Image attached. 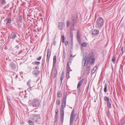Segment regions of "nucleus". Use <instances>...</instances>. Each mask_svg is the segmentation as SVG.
<instances>
[{"label": "nucleus", "mask_w": 125, "mask_h": 125, "mask_svg": "<svg viewBox=\"0 0 125 125\" xmlns=\"http://www.w3.org/2000/svg\"><path fill=\"white\" fill-rule=\"evenodd\" d=\"M93 52H91L88 55V57L86 58V57H83L82 61V65L83 66L87 65L86 68L87 70L90 71L91 68L90 66V64H93L94 62L95 59L93 57Z\"/></svg>", "instance_id": "f257e3e1"}, {"label": "nucleus", "mask_w": 125, "mask_h": 125, "mask_svg": "<svg viewBox=\"0 0 125 125\" xmlns=\"http://www.w3.org/2000/svg\"><path fill=\"white\" fill-rule=\"evenodd\" d=\"M66 95H64L63 97L62 104L60 107V113L61 115V122L62 123L63 122L64 116V109L66 106Z\"/></svg>", "instance_id": "f03ea898"}, {"label": "nucleus", "mask_w": 125, "mask_h": 125, "mask_svg": "<svg viewBox=\"0 0 125 125\" xmlns=\"http://www.w3.org/2000/svg\"><path fill=\"white\" fill-rule=\"evenodd\" d=\"M75 110L74 109H73L70 116V125H73V118L75 121H76L77 119V115L75 114H74Z\"/></svg>", "instance_id": "7ed1b4c3"}, {"label": "nucleus", "mask_w": 125, "mask_h": 125, "mask_svg": "<svg viewBox=\"0 0 125 125\" xmlns=\"http://www.w3.org/2000/svg\"><path fill=\"white\" fill-rule=\"evenodd\" d=\"M104 24L103 19L101 18H98L96 22L95 26L97 28L102 27Z\"/></svg>", "instance_id": "20e7f679"}, {"label": "nucleus", "mask_w": 125, "mask_h": 125, "mask_svg": "<svg viewBox=\"0 0 125 125\" xmlns=\"http://www.w3.org/2000/svg\"><path fill=\"white\" fill-rule=\"evenodd\" d=\"M51 52L49 49L47 50V58L46 60V63L47 64H48L49 62V59L51 56Z\"/></svg>", "instance_id": "39448f33"}, {"label": "nucleus", "mask_w": 125, "mask_h": 125, "mask_svg": "<svg viewBox=\"0 0 125 125\" xmlns=\"http://www.w3.org/2000/svg\"><path fill=\"white\" fill-rule=\"evenodd\" d=\"M40 104V102L39 101L36 100L34 101L32 103V106L34 107H38Z\"/></svg>", "instance_id": "423d86ee"}, {"label": "nucleus", "mask_w": 125, "mask_h": 125, "mask_svg": "<svg viewBox=\"0 0 125 125\" xmlns=\"http://www.w3.org/2000/svg\"><path fill=\"white\" fill-rule=\"evenodd\" d=\"M80 31L79 30H78L77 34V37L78 42L79 44H81V42L80 38Z\"/></svg>", "instance_id": "0eeeda50"}, {"label": "nucleus", "mask_w": 125, "mask_h": 125, "mask_svg": "<svg viewBox=\"0 0 125 125\" xmlns=\"http://www.w3.org/2000/svg\"><path fill=\"white\" fill-rule=\"evenodd\" d=\"M78 19V17L77 15H75L73 17L72 19L71 22V24H74L77 21Z\"/></svg>", "instance_id": "6e6552de"}, {"label": "nucleus", "mask_w": 125, "mask_h": 125, "mask_svg": "<svg viewBox=\"0 0 125 125\" xmlns=\"http://www.w3.org/2000/svg\"><path fill=\"white\" fill-rule=\"evenodd\" d=\"M84 79H82L81 81H80L78 83V84L77 86V88L79 90L80 89V86L81 85L82 83L84 81Z\"/></svg>", "instance_id": "1a4fd4ad"}, {"label": "nucleus", "mask_w": 125, "mask_h": 125, "mask_svg": "<svg viewBox=\"0 0 125 125\" xmlns=\"http://www.w3.org/2000/svg\"><path fill=\"white\" fill-rule=\"evenodd\" d=\"M17 35L14 32L12 33L10 36V38L12 39H15Z\"/></svg>", "instance_id": "9d476101"}, {"label": "nucleus", "mask_w": 125, "mask_h": 125, "mask_svg": "<svg viewBox=\"0 0 125 125\" xmlns=\"http://www.w3.org/2000/svg\"><path fill=\"white\" fill-rule=\"evenodd\" d=\"M40 73V71L38 70H35L32 73V74L35 77L38 76V74Z\"/></svg>", "instance_id": "9b49d317"}, {"label": "nucleus", "mask_w": 125, "mask_h": 125, "mask_svg": "<svg viewBox=\"0 0 125 125\" xmlns=\"http://www.w3.org/2000/svg\"><path fill=\"white\" fill-rule=\"evenodd\" d=\"M10 66L11 68L12 69H15L16 67L15 64L12 62H11L10 63Z\"/></svg>", "instance_id": "f8f14e48"}, {"label": "nucleus", "mask_w": 125, "mask_h": 125, "mask_svg": "<svg viewBox=\"0 0 125 125\" xmlns=\"http://www.w3.org/2000/svg\"><path fill=\"white\" fill-rule=\"evenodd\" d=\"M92 34H94L95 35H96L97 34H98L99 32V31L96 29H95L94 30H93L92 31Z\"/></svg>", "instance_id": "ddd939ff"}, {"label": "nucleus", "mask_w": 125, "mask_h": 125, "mask_svg": "<svg viewBox=\"0 0 125 125\" xmlns=\"http://www.w3.org/2000/svg\"><path fill=\"white\" fill-rule=\"evenodd\" d=\"M11 21V19L10 18L8 19L7 20L6 24L7 26H9L10 25Z\"/></svg>", "instance_id": "4468645a"}, {"label": "nucleus", "mask_w": 125, "mask_h": 125, "mask_svg": "<svg viewBox=\"0 0 125 125\" xmlns=\"http://www.w3.org/2000/svg\"><path fill=\"white\" fill-rule=\"evenodd\" d=\"M59 28L61 30H62L63 27L64 26V25L62 23L60 22L59 24Z\"/></svg>", "instance_id": "2eb2a0df"}, {"label": "nucleus", "mask_w": 125, "mask_h": 125, "mask_svg": "<svg viewBox=\"0 0 125 125\" xmlns=\"http://www.w3.org/2000/svg\"><path fill=\"white\" fill-rule=\"evenodd\" d=\"M31 82H30V80H29L28 82L27 83V84L28 85V86L30 87L28 89V90L29 91H30L31 90V85H30Z\"/></svg>", "instance_id": "dca6fc26"}, {"label": "nucleus", "mask_w": 125, "mask_h": 125, "mask_svg": "<svg viewBox=\"0 0 125 125\" xmlns=\"http://www.w3.org/2000/svg\"><path fill=\"white\" fill-rule=\"evenodd\" d=\"M56 64V62H53L52 68V71H51V74H52V73L53 70L54 69H55Z\"/></svg>", "instance_id": "f3484780"}, {"label": "nucleus", "mask_w": 125, "mask_h": 125, "mask_svg": "<svg viewBox=\"0 0 125 125\" xmlns=\"http://www.w3.org/2000/svg\"><path fill=\"white\" fill-rule=\"evenodd\" d=\"M40 117L39 115H35L34 117V119H39L40 118ZM36 121L37 120H36Z\"/></svg>", "instance_id": "a211bd4d"}, {"label": "nucleus", "mask_w": 125, "mask_h": 125, "mask_svg": "<svg viewBox=\"0 0 125 125\" xmlns=\"http://www.w3.org/2000/svg\"><path fill=\"white\" fill-rule=\"evenodd\" d=\"M70 67L69 66V62H68L67 63V70L68 71L69 70V69H70Z\"/></svg>", "instance_id": "6ab92c4d"}, {"label": "nucleus", "mask_w": 125, "mask_h": 125, "mask_svg": "<svg viewBox=\"0 0 125 125\" xmlns=\"http://www.w3.org/2000/svg\"><path fill=\"white\" fill-rule=\"evenodd\" d=\"M28 123L30 125H34L33 122L31 120H28Z\"/></svg>", "instance_id": "aec40b11"}, {"label": "nucleus", "mask_w": 125, "mask_h": 125, "mask_svg": "<svg viewBox=\"0 0 125 125\" xmlns=\"http://www.w3.org/2000/svg\"><path fill=\"white\" fill-rule=\"evenodd\" d=\"M97 68V67L96 66H95L94 67V68H93V70L92 71V73H94L95 72V71L96 69Z\"/></svg>", "instance_id": "412c9836"}, {"label": "nucleus", "mask_w": 125, "mask_h": 125, "mask_svg": "<svg viewBox=\"0 0 125 125\" xmlns=\"http://www.w3.org/2000/svg\"><path fill=\"white\" fill-rule=\"evenodd\" d=\"M61 38L62 39V42H64L65 40V37L63 35H61Z\"/></svg>", "instance_id": "4be33fe9"}, {"label": "nucleus", "mask_w": 125, "mask_h": 125, "mask_svg": "<svg viewBox=\"0 0 125 125\" xmlns=\"http://www.w3.org/2000/svg\"><path fill=\"white\" fill-rule=\"evenodd\" d=\"M107 86L106 84H105L104 85V91L105 93H106L107 92Z\"/></svg>", "instance_id": "5701e85b"}, {"label": "nucleus", "mask_w": 125, "mask_h": 125, "mask_svg": "<svg viewBox=\"0 0 125 125\" xmlns=\"http://www.w3.org/2000/svg\"><path fill=\"white\" fill-rule=\"evenodd\" d=\"M74 25V24H71V26L70 28V29L71 30L73 31V30Z\"/></svg>", "instance_id": "b1692460"}, {"label": "nucleus", "mask_w": 125, "mask_h": 125, "mask_svg": "<svg viewBox=\"0 0 125 125\" xmlns=\"http://www.w3.org/2000/svg\"><path fill=\"white\" fill-rule=\"evenodd\" d=\"M69 70H67V73H66V77L67 78H68L69 77Z\"/></svg>", "instance_id": "393cba45"}, {"label": "nucleus", "mask_w": 125, "mask_h": 125, "mask_svg": "<svg viewBox=\"0 0 125 125\" xmlns=\"http://www.w3.org/2000/svg\"><path fill=\"white\" fill-rule=\"evenodd\" d=\"M58 97H60L62 96V94H61L60 91H58Z\"/></svg>", "instance_id": "a878e982"}, {"label": "nucleus", "mask_w": 125, "mask_h": 125, "mask_svg": "<svg viewBox=\"0 0 125 125\" xmlns=\"http://www.w3.org/2000/svg\"><path fill=\"white\" fill-rule=\"evenodd\" d=\"M56 56L54 55L53 58V62H56Z\"/></svg>", "instance_id": "bb28decb"}, {"label": "nucleus", "mask_w": 125, "mask_h": 125, "mask_svg": "<svg viewBox=\"0 0 125 125\" xmlns=\"http://www.w3.org/2000/svg\"><path fill=\"white\" fill-rule=\"evenodd\" d=\"M115 57H113L112 59V61L114 63H115Z\"/></svg>", "instance_id": "cd10ccee"}, {"label": "nucleus", "mask_w": 125, "mask_h": 125, "mask_svg": "<svg viewBox=\"0 0 125 125\" xmlns=\"http://www.w3.org/2000/svg\"><path fill=\"white\" fill-rule=\"evenodd\" d=\"M82 45L84 47H85L87 45L85 43L83 42L82 43Z\"/></svg>", "instance_id": "c85d7f7f"}, {"label": "nucleus", "mask_w": 125, "mask_h": 125, "mask_svg": "<svg viewBox=\"0 0 125 125\" xmlns=\"http://www.w3.org/2000/svg\"><path fill=\"white\" fill-rule=\"evenodd\" d=\"M104 100L105 101H107L109 99V98L108 97H107L106 96H105L104 97Z\"/></svg>", "instance_id": "c756f323"}, {"label": "nucleus", "mask_w": 125, "mask_h": 125, "mask_svg": "<svg viewBox=\"0 0 125 125\" xmlns=\"http://www.w3.org/2000/svg\"><path fill=\"white\" fill-rule=\"evenodd\" d=\"M1 3L3 4H4L5 3V0H1Z\"/></svg>", "instance_id": "7c9ffc66"}, {"label": "nucleus", "mask_w": 125, "mask_h": 125, "mask_svg": "<svg viewBox=\"0 0 125 125\" xmlns=\"http://www.w3.org/2000/svg\"><path fill=\"white\" fill-rule=\"evenodd\" d=\"M63 75H62V74L60 78V79L61 80V83H62V80L63 79Z\"/></svg>", "instance_id": "2f4dec72"}, {"label": "nucleus", "mask_w": 125, "mask_h": 125, "mask_svg": "<svg viewBox=\"0 0 125 125\" xmlns=\"http://www.w3.org/2000/svg\"><path fill=\"white\" fill-rule=\"evenodd\" d=\"M70 24V22L69 21H68L67 22V27H69V24Z\"/></svg>", "instance_id": "473e14b6"}, {"label": "nucleus", "mask_w": 125, "mask_h": 125, "mask_svg": "<svg viewBox=\"0 0 125 125\" xmlns=\"http://www.w3.org/2000/svg\"><path fill=\"white\" fill-rule=\"evenodd\" d=\"M40 63L39 62H35V64L38 65L40 64Z\"/></svg>", "instance_id": "72a5a7b5"}, {"label": "nucleus", "mask_w": 125, "mask_h": 125, "mask_svg": "<svg viewBox=\"0 0 125 125\" xmlns=\"http://www.w3.org/2000/svg\"><path fill=\"white\" fill-rule=\"evenodd\" d=\"M107 105L109 107V108H111V105L110 103H107Z\"/></svg>", "instance_id": "f704fd0d"}, {"label": "nucleus", "mask_w": 125, "mask_h": 125, "mask_svg": "<svg viewBox=\"0 0 125 125\" xmlns=\"http://www.w3.org/2000/svg\"><path fill=\"white\" fill-rule=\"evenodd\" d=\"M56 103L57 104H59L60 103V101L59 100H57L56 101Z\"/></svg>", "instance_id": "c9c22d12"}, {"label": "nucleus", "mask_w": 125, "mask_h": 125, "mask_svg": "<svg viewBox=\"0 0 125 125\" xmlns=\"http://www.w3.org/2000/svg\"><path fill=\"white\" fill-rule=\"evenodd\" d=\"M41 58L42 57L41 56H40L38 58H37V59L38 60H40L41 59Z\"/></svg>", "instance_id": "e433bc0d"}, {"label": "nucleus", "mask_w": 125, "mask_h": 125, "mask_svg": "<svg viewBox=\"0 0 125 125\" xmlns=\"http://www.w3.org/2000/svg\"><path fill=\"white\" fill-rule=\"evenodd\" d=\"M18 21H19L20 22H21L22 21V19L21 18V17H20L19 18V19L18 20Z\"/></svg>", "instance_id": "4c0bfd02"}, {"label": "nucleus", "mask_w": 125, "mask_h": 125, "mask_svg": "<svg viewBox=\"0 0 125 125\" xmlns=\"http://www.w3.org/2000/svg\"><path fill=\"white\" fill-rule=\"evenodd\" d=\"M68 42L67 41H66L65 42V45L66 46H67L68 45Z\"/></svg>", "instance_id": "58836bf2"}, {"label": "nucleus", "mask_w": 125, "mask_h": 125, "mask_svg": "<svg viewBox=\"0 0 125 125\" xmlns=\"http://www.w3.org/2000/svg\"><path fill=\"white\" fill-rule=\"evenodd\" d=\"M35 68L36 70H38L39 69V67L38 66H36Z\"/></svg>", "instance_id": "ea45409f"}, {"label": "nucleus", "mask_w": 125, "mask_h": 125, "mask_svg": "<svg viewBox=\"0 0 125 125\" xmlns=\"http://www.w3.org/2000/svg\"><path fill=\"white\" fill-rule=\"evenodd\" d=\"M58 110L57 109H56V111H55V112H56V115H57V114L58 113Z\"/></svg>", "instance_id": "a19ab883"}, {"label": "nucleus", "mask_w": 125, "mask_h": 125, "mask_svg": "<svg viewBox=\"0 0 125 125\" xmlns=\"http://www.w3.org/2000/svg\"><path fill=\"white\" fill-rule=\"evenodd\" d=\"M28 103L29 104H31V101L30 100H29Z\"/></svg>", "instance_id": "79ce46f5"}, {"label": "nucleus", "mask_w": 125, "mask_h": 125, "mask_svg": "<svg viewBox=\"0 0 125 125\" xmlns=\"http://www.w3.org/2000/svg\"><path fill=\"white\" fill-rule=\"evenodd\" d=\"M125 123V121L123 122V123H122L121 125H124V124Z\"/></svg>", "instance_id": "37998d69"}, {"label": "nucleus", "mask_w": 125, "mask_h": 125, "mask_svg": "<svg viewBox=\"0 0 125 125\" xmlns=\"http://www.w3.org/2000/svg\"><path fill=\"white\" fill-rule=\"evenodd\" d=\"M7 99L8 100H10V97L9 96V97H7Z\"/></svg>", "instance_id": "c03bdc74"}, {"label": "nucleus", "mask_w": 125, "mask_h": 125, "mask_svg": "<svg viewBox=\"0 0 125 125\" xmlns=\"http://www.w3.org/2000/svg\"><path fill=\"white\" fill-rule=\"evenodd\" d=\"M107 104L110 103V102L109 99L108 100H107Z\"/></svg>", "instance_id": "a18cd8bd"}, {"label": "nucleus", "mask_w": 125, "mask_h": 125, "mask_svg": "<svg viewBox=\"0 0 125 125\" xmlns=\"http://www.w3.org/2000/svg\"><path fill=\"white\" fill-rule=\"evenodd\" d=\"M123 47H122V48H121V51H123Z\"/></svg>", "instance_id": "49530a36"}, {"label": "nucleus", "mask_w": 125, "mask_h": 125, "mask_svg": "<svg viewBox=\"0 0 125 125\" xmlns=\"http://www.w3.org/2000/svg\"><path fill=\"white\" fill-rule=\"evenodd\" d=\"M72 56V55L71 54L70 55V57H71H71Z\"/></svg>", "instance_id": "de8ad7c7"}, {"label": "nucleus", "mask_w": 125, "mask_h": 125, "mask_svg": "<svg viewBox=\"0 0 125 125\" xmlns=\"http://www.w3.org/2000/svg\"><path fill=\"white\" fill-rule=\"evenodd\" d=\"M63 52H63V54H64H64H65V53H64V50H63Z\"/></svg>", "instance_id": "09e8293b"}, {"label": "nucleus", "mask_w": 125, "mask_h": 125, "mask_svg": "<svg viewBox=\"0 0 125 125\" xmlns=\"http://www.w3.org/2000/svg\"><path fill=\"white\" fill-rule=\"evenodd\" d=\"M18 76L17 75L16 76V78H17Z\"/></svg>", "instance_id": "8fccbe9b"}, {"label": "nucleus", "mask_w": 125, "mask_h": 125, "mask_svg": "<svg viewBox=\"0 0 125 125\" xmlns=\"http://www.w3.org/2000/svg\"><path fill=\"white\" fill-rule=\"evenodd\" d=\"M54 72H55V70H54Z\"/></svg>", "instance_id": "3c124183"}]
</instances>
